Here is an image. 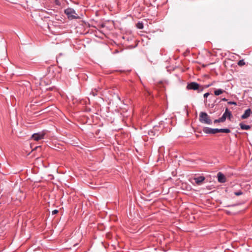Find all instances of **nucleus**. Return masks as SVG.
<instances>
[{
	"label": "nucleus",
	"instance_id": "12",
	"mask_svg": "<svg viewBox=\"0 0 252 252\" xmlns=\"http://www.w3.org/2000/svg\"><path fill=\"white\" fill-rule=\"evenodd\" d=\"M218 132H223L226 133H228L230 132V129L228 128H217V133Z\"/></svg>",
	"mask_w": 252,
	"mask_h": 252
},
{
	"label": "nucleus",
	"instance_id": "9",
	"mask_svg": "<svg viewBox=\"0 0 252 252\" xmlns=\"http://www.w3.org/2000/svg\"><path fill=\"white\" fill-rule=\"evenodd\" d=\"M205 178L204 176H200L194 178V180L197 185H200L205 180Z\"/></svg>",
	"mask_w": 252,
	"mask_h": 252
},
{
	"label": "nucleus",
	"instance_id": "11",
	"mask_svg": "<svg viewBox=\"0 0 252 252\" xmlns=\"http://www.w3.org/2000/svg\"><path fill=\"white\" fill-rule=\"evenodd\" d=\"M239 126L241 127V129L243 130H249L251 128V126L250 125H247L243 123H240Z\"/></svg>",
	"mask_w": 252,
	"mask_h": 252
},
{
	"label": "nucleus",
	"instance_id": "3",
	"mask_svg": "<svg viewBox=\"0 0 252 252\" xmlns=\"http://www.w3.org/2000/svg\"><path fill=\"white\" fill-rule=\"evenodd\" d=\"M187 89L198 91V92H201L203 90V88L201 87L198 83L195 82L188 83L187 86Z\"/></svg>",
	"mask_w": 252,
	"mask_h": 252
},
{
	"label": "nucleus",
	"instance_id": "19",
	"mask_svg": "<svg viewBox=\"0 0 252 252\" xmlns=\"http://www.w3.org/2000/svg\"><path fill=\"white\" fill-rule=\"evenodd\" d=\"M228 104H230V105H237V103L235 101H228Z\"/></svg>",
	"mask_w": 252,
	"mask_h": 252
},
{
	"label": "nucleus",
	"instance_id": "10",
	"mask_svg": "<svg viewBox=\"0 0 252 252\" xmlns=\"http://www.w3.org/2000/svg\"><path fill=\"white\" fill-rule=\"evenodd\" d=\"M251 113H252V112L251 109L248 108L245 111L244 113L241 116V118L242 119H247L250 116Z\"/></svg>",
	"mask_w": 252,
	"mask_h": 252
},
{
	"label": "nucleus",
	"instance_id": "1",
	"mask_svg": "<svg viewBox=\"0 0 252 252\" xmlns=\"http://www.w3.org/2000/svg\"><path fill=\"white\" fill-rule=\"evenodd\" d=\"M199 121L202 124L207 125H211L212 121L210 119V117L207 114V113L204 112H201L199 114Z\"/></svg>",
	"mask_w": 252,
	"mask_h": 252
},
{
	"label": "nucleus",
	"instance_id": "22",
	"mask_svg": "<svg viewBox=\"0 0 252 252\" xmlns=\"http://www.w3.org/2000/svg\"><path fill=\"white\" fill-rule=\"evenodd\" d=\"M236 205H237L236 204H231V205H227L226 207H234V206H235Z\"/></svg>",
	"mask_w": 252,
	"mask_h": 252
},
{
	"label": "nucleus",
	"instance_id": "23",
	"mask_svg": "<svg viewBox=\"0 0 252 252\" xmlns=\"http://www.w3.org/2000/svg\"><path fill=\"white\" fill-rule=\"evenodd\" d=\"M55 3L57 5H60L61 4L60 2H59V0H55Z\"/></svg>",
	"mask_w": 252,
	"mask_h": 252
},
{
	"label": "nucleus",
	"instance_id": "24",
	"mask_svg": "<svg viewBox=\"0 0 252 252\" xmlns=\"http://www.w3.org/2000/svg\"><path fill=\"white\" fill-rule=\"evenodd\" d=\"M221 100L223 101H226L227 99L226 98L224 97L221 99Z\"/></svg>",
	"mask_w": 252,
	"mask_h": 252
},
{
	"label": "nucleus",
	"instance_id": "6",
	"mask_svg": "<svg viewBox=\"0 0 252 252\" xmlns=\"http://www.w3.org/2000/svg\"><path fill=\"white\" fill-rule=\"evenodd\" d=\"M203 131L205 134H215L217 133V128H212L209 127H204L203 128Z\"/></svg>",
	"mask_w": 252,
	"mask_h": 252
},
{
	"label": "nucleus",
	"instance_id": "7",
	"mask_svg": "<svg viewBox=\"0 0 252 252\" xmlns=\"http://www.w3.org/2000/svg\"><path fill=\"white\" fill-rule=\"evenodd\" d=\"M158 126H154L152 129L148 131V134L151 137H154L156 135H158L159 129H158Z\"/></svg>",
	"mask_w": 252,
	"mask_h": 252
},
{
	"label": "nucleus",
	"instance_id": "13",
	"mask_svg": "<svg viewBox=\"0 0 252 252\" xmlns=\"http://www.w3.org/2000/svg\"><path fill=\"white\" fill-rule=\"evenodd\" d=\"M224 92H225V91H224L223 90L221 89H219L216 90L214 91V94L216 95H219L220 94H222Z\"/></svg>",
	"mask_w": 252,
	"mask_h": 252
},
{
	"label": "nucleus",
	"instance_id": "21",
	"mask_svg": "<svg viewBox=\"0 0 252 252\" xmlns=\"http://www.w3.org/2000/svg\"><path fill=\"white\" fill-rule=\"evenodd\" d=\"M58 210H54L52 211V215H55L56 214H57L58 213Z\"/></svg>",
	"mask_w": 252,
	"mask_h": 252
},
{
	"label": "nucleus",
	"instance_id": "5",
	"mask_svg": "<svg viewBox=\"0 0 252 252\" xmlns=\"http://www.w3.org/2000/svg\"><path fill=\"white\" fill-rule=\"evenodd\" d=\"M232 115L231 112L229 111L227 108H226L224 113L223 114L222 116L220 117L221 120L223 122H224L227 118H228L229 120H230L232 117Z\"/></svg>",
	"mask_w": 252,
	"mask_h": 252
},
{
	"label": "nucleus",
	"instance_id": "20",
	"mask_svg": "<svg viewBox=\"0 0 252 252\" xmlns=\"http://www.w3.org/2000/svg\"><path fill=\"white\" fill-rule=\"evenodd\" d=\"M210 95L209 93H206L204 94L203 96L204 98H207Z\"/></svg>",
	"mask_w": 252,
	"mask_h": 252
},
{
	"label": "nucleus",
	"instance_id": "17",
	"mask_svg": "<svg viewBox=\"0 0 252 252\" xmlns=\"http://www.w3.org/2000/svg\"><path fill=\"white\" fill-rule=\"evenodd\" d=\"M234 194L236 196H239L243 194V192L241 190L234 192Z\"/></svg>",
	"mask_w": 252,
	"mask_h": 252
},
{
	"label": "nucleus",
	"instance_id": "4",
	"mask_svg": "<svg viewBox=\"0 0 252 252\" xmlns=\"http://www.w3.org/2000/svg\"><path fill=\"white\" fill-rule=\"evenodd\" d=\"M45 132L42 131L39 132L37 133H33L32 135L31 138L34 141H37L39 140L43 139L44 137L45 136Z\"/></svg>",
	"mask_w": 252,
	"mask_h": 252
},
{
	"label": "nucleus",
	"instance_id": "16",
	"mask_svg": "<svg viewBox=\"0 0 252 252\" xmlns=\"http://www.w3.org/2000/svg\"><path fill=\"white\" fill-rule=\"evenodd\" d=\"M97 91L94 89V90H92L90 93V94H92L93 96H95L97 95Z\"/></svg>",
	"mask_w": 252,
	"mask_h": 252
},
{
	"label": "nucleus",
	"instance_id": "14",
	"mask_svg": "<svg viewBox=\"0 0 252 252\" xmlns=\"http://www.w3.org/2000/svg\"><path fill=\"white\" fill-rule=\"evenodd\" d=\"M136 27L138 29H143V28H144V26H143V24L142 22H138L137 24H136Z\"/></svg>",
	"mask_w": 252,
	"mask_h": 252
},
{
	"label": "nucleus",
	"instance_id": "18",
	"mask_svg": "<svg viewBox=\"0 0 252 252\" xmlns=\"http://www.w3.org/2000/svg\"><path fill=\"white\" fill-rule=\"evenodd\" d=\"M221 122H222V121L221 120V118H219V119H216V120H214V123L215 124H216V123H221Z\"/></svg>",
	"mask_w": 252,
	"mask_h": 252
},
{
	"label": "nucleus",
	"instance_id": "2",
	"mask_svg": "<svg viewBox=\"0 0 252 252\" xmlns=\"http://www.w3.org/2000/svg\"><path fill=\"white\" fill-rule=\"evenodd\" d=\"M64 13L66 15L68 19L71 20L75 19H79V17L77 16L75 10L70 7H68L64 10Z\"/></svg>",
	"mask_w": 252,
	"mask_h": 252
},
{
	"label": "nucleus",
	"instance_id": "8",
	"mask_svg": "<svg viewBox=\"0 0 252 252\" xmlns=\"http://www.w3.org/2000/svg\"><path fill=\"white\" fill-rule=\"evenodd\" d=\"M218 181L219 183H224L226 182V178L221 172H219L217 174Z\"/></svg>",
	"mask_w": 252,
	"mask_h": 252
},
{
	"label": "nucleus",
	"instance_id": "15",
	"mask_svg": "<svg viewBox=\"0 0 252 252\" xmlns=\"http://www.w3.org/2000/svg\"><path fill=\"white\" fill-rule=\"evenodd\" d=\"M238 64L240 66H243L245 64V62L244 60H241L238 61Z\"/></svg>",
	"mask_w": 252,
	"mask_h": 252
}]
</instances>
